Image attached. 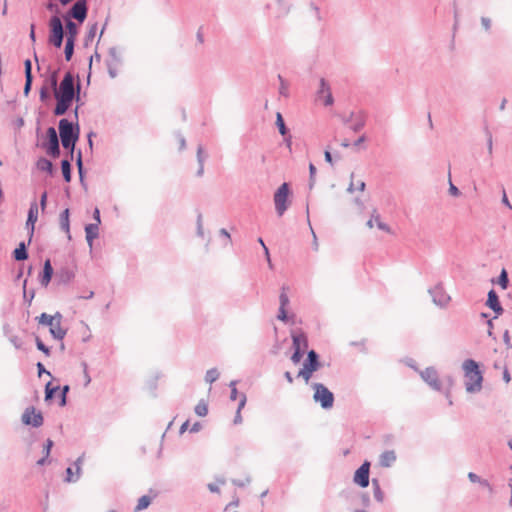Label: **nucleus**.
Listing matches in <instances>:
<instances>
[{"mask_svg":"<svg viewBox=\"0 0 512 512\" xmlns=\"http://www.w3.org/2000/svg\"><path fill=\"white\" fill-rule=\"evenodd\" d=\"M316 97L317 100L325 106H331L334 103L330 86L323 78H321L319 81V88L317 90Z\"/></svg>","mask_w":512,"mask_h":512,"instance_id":"11","label":"nucleus"},{"mask_svg":"<svg viewBox=\"0 0 512 512\" xmlns=\"http://www.w3.org/2000/svg\"><path fill=\"white\" fill-rule=\"evenodd\" d=\"M369 469L370 463L365 461L356 471L353 477L355 484L361 488H365L369 485Z\"/></svg>","mask_w":512,"mask_h":512,"instance_id":"13","label":"nucleus"},{"mask_svg":"<svg viewBox=\"0 0 512 512\" xmlns=\"http://www.w3.org/2000/svg\"><path fill=\"white\" fill-rule=\"evenodd\" d=\"M52 446H53V441L50 439H47V441L44 445V456L49 457Z\"/></svg>","mask_w":512,"mask_h":512,"instance_id":"51","label":"nucleus"},{"mask_svg":"<svg viewBox=\"0 0 512 512\" xmlns=\"http://www.w3.org/2000/svg\"><path fill=\"white\" fill-rule=\"evenodd\" d=\"M46 151L52 157H58L60 154L58 135L53 127L47 129V143L45 144Z\"/></svg>","mask_w":512,"mask_h":512,"instance_id":"9","label":"nucleus"},{"mask_svg":"<svg viewBox=\"0 0 512 512\" xmlns=\"http://www.w3.org/2000/svg\"><path fill=\"white\" fill-rule=\"evenodd\" d=\"M287 308H282V307H279V311H278V315H277V319L282 321V322H287L288 320V315H287V311H286Z\"/></svg>","mask_w":512,"mask_h":512,"instance_id":"44","label":"nucleus"},{"mask_svg":"<svg viewBox=\"0 0 512 512\" xmlns=\"http://www.w3.org/2000/svg\"><path fill=\"white\" fill-rule=\"evenodd\" d=\"M197 234L201 237L204 235L201 216L197 220Z\"/></svg>","mask_w":512,"mask_h":512,"instance_id":"57","label":"nucleus"},{"mask_svg":"<svg viewBox=\"0 0 512 512\" xmlns=\"http://www.w3.org/2000/svg\"><path fill=\"white\" fill-rule=\"evenodd\" d=\"M197 160H198L199 164H203L205 161L204 151L201 146H199L197 149Z\"/></svg>","mask_w":512,"mask_h":512,"instance_id":"52","label":"nucleus"},{"mask_svg":"<svg viewBox=\"0 0 512 512\" xmlns=\"http://www.w3.org/2000/svg\"><path fill=\"white\" fill-rule=\"evenodd\" d=\"M219 484H224V480H218V483H210V484H208V489L212 493H217V492H219Z\"/></svg>","mask_w":512,"mask_h":512,"instance_id":"50","label":"nucleus"},{"mask_svg":"<svg viewBox=\"0 0 512 512\" xmlns=\"http://www.w3.org/2000/svg\"><path fill=\"white\" fill-rule=\"evenodd\" d=\"M49 42L56 48H60L63 43L64 30L59 16L54 15L49 20Z\"/></svg>","mask_w":512,"mask_h":512,"instance_id":"5","label":"nucleus"},{"mask_svg":"<svg viewBox=\"0 0 512 512\" xmlns=\"http://www.w3.org/2000/svg\"><path fill=\"white\" fill-rule=\"evenodd\" d=\"M366 141V136L365 135H361L354 143L353 145L355 147H360L364 142Z\"/></svg>","mask_w":512,"mask_h":512,"instance_id":"61","label":"nucleus"},{"mask_svg":"<svg viewBox=\"0 0 512 512\" xmlns=\"http://www.w3.org/2000/svg\"><path fill=\"white\" fill-rule=\"evenodd\" d=\"M26 285H27V280H24V282H23V298L25 301H27L29 304H31L32 300L35 297V292H34V290L27 292Z\"/></svg>","mask_w":512,"mask_h":512,"instance_id":"39","label":"nucleus"},{"mask_svg":"<svg viewBox=\"0 0 512 512\" xmlns=\"http://www.w3.org/2000/svg\"><path fill=\"white\" fill-rule=\"evenodd\" d=\"M37 168L41 171L47 172L48 174H52L53 171L51 161L46 158H41L37 161Z\"/></svg>","mask_w":512,"mask_h":512,"instance_id":"26","label":"nucleus"},{"mask_svg":"<svg viewBox=\"0 0 512 512\" xmlns=\"http://www.w3.org/2000/svg\"><path fill=\"white\" fill-rule=\"evenodd\" d=\"M320 364L318 361V355L314 350L308 352L307 360L303 364V367L298 372V377L303 378L306 384L310 383L312 374L318 370Z\"/></svg>","mask_w":512,"mask_h":512,"instance_id":"6","label":"nucleus"},{"mask_svg":"<svg viewBox=\"0 0 512 512\" xmlns=\"http://www.w3.org/2000/svg\"><path fill=\"white\" fill-rule=\"evenodd\" d=\"M70 14L79 22H83L87 16L86 0H78L76 3H74L70 10Z\"/></svg>","mask_w":512,"mask_h":512,"instance_id":"16","label":"nucleus"},{"mask_svg":"<svg viewBox=\"0 0 512 512\" xmlns=\"http://www.w3.org/2000/svg\"><path fill=\"white\" fill-rule=\"evenodd\" d=\"M366 225L370 229L377 227L379 230L388 234L392 232L389 225L382 221L381 216L376 209H373L369 220L366 222Z\"/></svg>","mask_w":512,"mask_h":512,"instance_id":"15","label":"nucleus"},{"mask_svg":"<svg viewBox=\"0 0 512 512\" xmlns=\"http://www.w3.org/2000/svg\"><path fill=\"white\" fill-rule=\"evenodd\" d=\"M468 478L473 483H480L484 487H487L488 489H491V486H490V484L488 483L487 480L480 479V477L477 474L473 473V472H469L468 473Z\"/></svg>","mask_w":512,"mask_h":512,"instance_id":"35","label":"nucleus"},{"mask_svg":"<svg viewBox=\"0 0 512 512\" xmlns=\"http://www.w3.org/2000/svg\"><path fill=\"white\" fill-rule=\"evenodd\" d=\"M151 503V498L147 495H144L139 498L138 503L135 507V511H141L146 509Z\"/></svg>","mask_w":512,"mask_h":512,"instance_id":"30","label":"nucleus"},{"mask_svg":"<svg viewBox=\"0 0 512 512\" xmlns=\"http://www.w3.org/2000/svg\"><path fill=\"white\" fill-rule=\"evenodd\" d=\"M66 29H67V41H74L76 40L77 34H78V27L76 23H74L71 20H68L66 22Z\"/></svg>","mask_w":512,"mask_h":512,"instance_id":"24","label":"nucleus"},{"mask_svg":"<svg viewBox=\"0 0 512 512\" xmlns=\"http://www.w3.org/2000/svg\"><path fill=\"white\" fill-rule=\"evenodd\" d=\"M9 341L16 349H21L23 346L22 339L17 335H12L9 337Z\"/></svg>","mask_w":512,"mask_h":512,"instance_id":"41","label":"nucleus"},{"mask_svg":"<svg viewBox=\"0 0 512 512\" xmlns=\"http://www.w3.org/2000/svg\"><path fill=\"white\" fill-rule=\"evenodd\" d=\"M501 202L509 210H512V204H511V202L508 199V196H507V193H506L505 189H503V191H502Z\"/></svg>","mask_w":512,"mask_h":512,"instance_id":"45","label":"nucleus"},{"mask_svg":"<svg viewBox=\"0 0 512 512\" xmlns=\"http://www.w3.org/2000/svg\"><path fill=\"white\" fill-rule=\"evenodd\" d=\"M38 205L36 202H32L30 204V208L28 211V217L26 221V227L30 230V238L29 241H31V238L34 233L35 223L38 220Z\"/></svg>","mask_w":512,"mask_h":512,"instance_id":"17","label":"nucleus"},{"mask_svg":"<svg viewBox=\"0 0 512 512\" xmlns=\"http://www.w3.org/2000/svg\"><path fill=\"white\" fill-rule=\"evenodd\" d=\"M68 391H69V386L65 385L62 388V393H61V405L62 406H64L66 404V394H67Z\"/></svg>","mask_w":512,"mask_h":512,"instance_id":"53","label":"nucleus"},{"mask_svg":"<svg viewBox=\"0 0 512 512\" xmlns=\"http://www.w3.org/2000/svg\"><path fill=\"white\" fill-rule=\"evenodd\" d=\"M83 459H84V456L81 455L77 458V460L75 461L74 463V466H75V471H73V469L71 467H68L66 469V481L67 482H76L80 476H81V472H82V463H83Z\"/></svg>","mask_w":512,"mask_h":512,"instance_id":"18","label":"nucleus"},{"mask_svg":"<svg viewBox=\"0 0 512 512\" xmlns=\"http://www.w3.org/2000/svg\"><path fill=\"white\" fill-rule=\"evenodd\" d=\"M73 276H74L73 273L68 272V271L61 273V277H63L64 281H67V282L70 281L73 278Z\"/></svg>","mask_w":512,"mask_h":512,"instance_id":"64","label":"nucleus"},{"mask_svg":"<svg viewBox=\"0 0 512 512\" xmlns=\"http://www.w3.org/2000/svg\"><path fill=\"white\" fill-rule=\"evenodd\" d=\"M429 292L434 304L437 306L446 307L451 300V297L441 285H436Z\"/></svg>","mask_w":512,"mask_h":512,"instance_id":"12","label":"nucleus"},{"mask_svg":"<svg viewBox=\"0 0 512 512\" xmlns=\"http://www.w3.org/2000/svg\"><path fill=\"white\" fill-rule=\"evenodd\" d=\"M38 323L48 326L50 322L54 320V315H49L47 313H42L39 317H37Z\"/></svg>","mask_w":512,"mask_h":512,"instance_id":"38","label":"nucleus"},{"mask_svg":"<svg viewBox=\"0 0 512 512\" xmlns=\"http://www.w3.org/2000/svg\"><path fill=\"white\" fill-rule=\"evenodd\" d=\"M481 23H482V25H483V27H484V29H485L486 31H489V30H490V27H491V20H490L489 18H487V17H482V18H481Z\"/></svg>","mask_w":512,"mask_h":512,"instance_id":"54","label":"nucleus"},{"mask_svg":"<svg viewBox=\"0 0 512 512\" xmlns=\"http://www.w3.org/2000/svg\"><path fill=\"white\" fill-rule=\"evenodd\" d=\"M289 193V185L287 183H283L274 194L275 210L278 216H282L288 208Z\"/></svg>","mask_w":512,"mask_h":512,"instance_id":"7","label":"nucleus"},{"mask_svg":"<svg viewBox=\"0 0 512 512\" xmlns=\"http://www.w3.org/2000/svg\"><path fill=\"white\" fill-rule=\"evenodd\" d=\"M59 135L61 138L62 146L66 149L73 151L75 144L79 138V127L73 126L72 122L67 119L59 121Z\"/></svg>","mask_w":512,"mask_h":512,"instance_id":"3","label":"nucleus"},{"mask_svg":"<svg viewBox=\"0 0 512 512\" xmlns=\"http://www.w3.org/2000/svg\"><path fill=\"white\" fill-rule=\"evenodd\" d=\"M74 44L75 42L74 41H67L66 40V43H65V59L67 61H69L73 55V51H74Z\"/></svg>","mask_w":512,"mask_h":512,"instance_id":"37","label":"nucleus"},{"mask_svg":"<svg viewBox=\"0 0 512 512\" xmlns=\"http://www.w3.org/2000/svg\"><path fill=\"white\" fill-rule=\"evenodd\" d=\"M293 347L295 351L304 352L308 346L307 337L303 333L292 334Z\"/></svg>","mask_w":512,"mask_h":512,"instance_id":"21","label":"nucleus"},{"mask_svg":"<svg viewBox=\"0 0 512 512\" xmlns=\"http://www.w3.org/2000/svg\"><path fill=\"white\" fill-rule=\"evenodd\" d=\"M309 174H310L309 188L312 189L315 184V175H316V167L312 163L309 164Z\"/></svg>","mask_w":512,"mask_h":512,"instance_id":"42","label":"nucleus"},{"mask_svg":"<svg viewBox=\"0 0 512 512\" xmlns=\"http://www.w3.org/2000/svg\"><path fill=\"white\" fill-rule=\"evenodd\" d=\"M486 304L496 313L497 316L503 312V309L498 300V296L494 290L489 291Z\"/></svg>","mask_w":512,"mask_h":512,"instance_id":"20","label":"nucleus"},{"mask_svg":"<svg viewBox=\"0 0 512 512\" xmlns=\"http://www.w3.org/2000/svg\"><path fill=\"white\" fill-rule=\"evenodd\" d=\"M303 354L304 352H301V351H295L294 350V353L292 354L291 356V361L294 363V364H298L301 360V358L303 357Z\"/></svg>","mask_w":512,"mask_h":512,"instance_id":"49","label":"nucleus"},{"mask_svg":"<svg viewBox=\"0 0 512 512\" xmlns=\"http://www.w3.org/2000/svg\"><path fill=\"white\" fill-rule=\"evenodd\" d=\"M498 283L499 285L501 286V288L503 290H505L508 286V276H507V272L505 269L502 270V272L500 273V276H499V279H498Z\"/></svg>","mask_w":512,"mask_h":512,"instance_id":"40","label":"nucleus"},{"mask_svg":"<svg viewBox=\"0 0 512 512\" xmlns=\"http://www.w3.org/2000/svg\"><path fill=\"white\" fill-rule=\"evenodd\" d=\"M396 461V454L393 450L384 451L380 455V465L382 467H390Z\"/></svg>","mask_w":512,"mask_h":512,"instance_id":"23","label":"nucleus"},{"mask_svg":"<svg viewBox=\"0 0 512 512\" xmlns=\"http://www.w3.org/2000/svg\"><path fill=\"white\" fill-rule=\"evenodd\" d=\"M28 254L26 252V246L24 242H21L19 246L14 250V258L18 261L27 259Z\"/></svg>","mask_w":512,"mask_h":512,"instance_id":"27","label":"nucleus"},{"mask_svg":"<svg viewBox=\"0 0 512 512\" xmlns=\"http://www.w3.org/2000/svg\"><path fill=\"white\" fill-rule=\"evenodd\" d=\"M503 340H504V343L506 344V346L508 348H510L511 347L510 336H509V332L507 330L504 332Z\"/></svg>","mask_w":512,"mask_h":512,"instance_id":"63","label":"nucleus"},{"mask_svg":"<svg viewBox=\"0 0 512 512\" xmlns=\"http://www.w3.org/2000/svg\"><path fill=\"white\" fill-rule=\"evenodd\" d=\"M83 375H84V386L87 387L91 383V377L88 372V367L86 364H83Z\"/></svg>","mask_w":512,"mask_h":512,"instance_id":"47","label":"nucleus"},{"mask_svg":"<svg viewBox=\"0 0 512 512\" xmlns=\"http://www.w3.org/2000/svg\"><path fill=\"white\" fill-rule=\"evenodd\" d=\"M245 404H246V395L243 394L240 398L237 411L241 412V410L244 408Z\"/></svg>","mask_w":512,"mask_h":512,"instance_id":"60","label":"nucleus"},{"mask_svg":"<svg viewBox=\"0 0 512 512\" xmlns=\"http://www.w3.org/2000/svg\"><path fill=\"white\" fill-rule=\"evenodd\" d=\"M98 231V224H88L85 227L86 240L90 248H92L94 239L98 237Z\"/></svg>","mask_w":512,"mask_h":512,"instance_id":"22","label":"nucleus"},{"mask_svg":"<svg viewBox=\"0 0 512 512\" xmlns=\"http://www.w3.org/2000/svg\"><path fill=\"white\" fill-rule=\"evenodd\" d=\"M93 217H94V220H95L94 224H98L99 225L101 223V219H100V211H99L98 208L94 209Z\"/></svg>","mask_w":512,"mask_h":512,"instance_id":"59","label":"nucleus"},{"mask_svg":"<svg viewBox=\"0 0 512 512\" xmlns=\"http://www.w3.org/2000/svg\"><path fill=\"white\" fill-rule=\"evenodd\" d=\"M52 85L55 87L54 96L57 100L54 114L59 116L66 113L71 106L73 99H79L80 85H77V94L74 88V77L70 72H67L57 88V80L55 77L52 78Z\"/></svg>","mask_w":512,"mask_h":512,"instance_id":"1","label":"nucleus"},{"mask_svg":"<svg viewBox=\"0 0 512 512\" xmlns=\"http://www.w3.org/2000/svg\"><path fill=\"white\" fill-rule=\"evenodd\" d=\"M50 334L54 339L62 340L66 335V330L62 327V315L57 312L54 314V320L48 325Z\"/></svg>","mask_w":512,"mask_h":512,"instance_id":"14","label":"nucleus"},{"mask_svg":"<svg viewBox=\"0 0 512 512\" xmlns=\"http://www.w3.org/2000/svg\"><path fill=\"white\" fill-rule=\"evenodd\" d=\"M219 378V372L216 368L209 369L205 375V381L212 384Z\"/></svg>","mask_w":512,"mask_h":512,"instance_id":"33","label":"nucleus"},{"mask_svg":"<svg viewBox=\"0 0 512 512\" xmlns=\"http://www.w3.org/2000/svg\"><path fill=\"white\" fill-rule=\"evenodd\" d=\"M276 126H277V128L279 130V133L282 136H285L287 134V128H286V125L284 123L282 114L280 112L276 113Z\"/></svg>","mask_w":512,"mask_h":512,"instance_id":"28","label":"nucleus"},{"mask_svg":"<svg viewBox=\"0 0 512 512\" xmlns=\"http://www.w3.org/2000/svg\"><path fill=\"white\" fill-rule=\"evenodd\" d=\"M279 307L287 308L290 304L289 296L287 293V288L283 287L281 289L280 295H279Z\"/></svg>","mask_w":512,"mask_h":512,"instance_id":"29","label":"nucleus"},{"mask_svg":"<svg viewBox=\"0 0 512 512\" xmlns=\"http://www.w3.org/2000/svg\"><path fill=\"white\" fill-rule=\"evenodd\" d=\"M53 275V268L49 259L44 262L43 272L39 277V282L43 287H47Z\"/></svg>","mask_w":512,"mask_h":512,"instance_id":"19","label":"nucleus"},{"mask_svg":"<svg viewBox=\"0 0 512 512\" xmlns=\"http://www.w3.org/2000/svg\"><path fill=\"white\" fill-rule=\"evenodd\" d=\"M21 421L24 425L38 428L43 424V416L39 410L30 406L24 410L21 416Z\"/></svg>","mask_w":512,"mask_h":512,"instance_id":"8","label":"nucleus"},{"mask_svg":"<svg viewBox=\"0 0 512 512\" xmlns=\"http://www.w3.org/2000/svg\"><path fill=\"white\" fill-rule=\"evenodd\" d=\"M195 413L200 416V417H204L207 415L208 413V407H207V404L206 402L204 401H200L196 406H195Z\"/></svg>","mask_w":512,"mask_h":512,"instance_id":"36","label":"nucleus"},{"mask_svg":"<svg viewBox=\"0 0 512 512\" xmlns=\"http://www.w3.org/2000/svg\"><path fill=\"white\" fill-rule=\"evenodd\" d=\"M449 194L453 197H459L460 191L459 189L449 180Z\"/></svg>","mask_w":512,"mask_h":512,"instance_id":"46","label":"nucleus"},{"mask_svg":"<svg viewBox=\"0 0 512 512\" xmlns=\"http://www.w3.org/2000/svg\"><path fill=\"white\" fill-rule=\"evenodd\" d=\"M313 389V400L318 403L321 408L328 410L333 407L334 395L333 393L321 383H311Z\"/></svg>","mask_w":512,"mask_h":512,"instance_id":"4","label":"nucleus"},{"mask_svg":"<svg viewBox=\"0 0 512 512\" xmlns=\"http://www.w3.org/2000/svg\"><path fill=\"white\" fill-rule=\"evenodd\" d=\"M58 389V387L50 388V383L46 385V399L52 397L53 393Z\"/></svg>","mask_w":512,"mask_h":512,"instance_id":"55","label":"nucleus"},{"mask_svg":"<svg viewBox=\"0 0 512 512\" xmlns=\"http://www.w3.org/2000/svg\"><path fill=\"white\" fill-rule=\"evenodd\" d=\"M97 32V24H93L90 29H89V32H88V37L89 38H94L95 34Z\"/></svg>","mask_w":512,"mask_h":512,"instance_id":"62","label":"nucleus"},{"mask_svg":"<svg viewBox=\"0 0 512 512\" xmlns=\"http://www.w3.org/2000/svg\"><path fill=\"white\" fill-rule=\"evenodd\" d=\"M60 226H61L62 230H64L67 233L68 238L70 239L71 235H70L69 209H65L61 213Z\"/></svg>","mask_w":512,"mask_h":512,"instance_id":"25","label":"nucleus"},{"mask_svg":"<svg viewBox=\"0 0 512 512\" xmlns=\"http://www.w3.org/2000/svg\"><path fill=\"white\" fill-rule=\"evenodd\" d=\"M487 149H488V153L491 155L493 152V138H492L491 134H489L488 139H487Z\"/></svg>","mask_w":512,"mask_h":512,"instance_id":"58","label":"nucleus"},{"mask_svg":"<svg viewBox=\"0 0 512 512\" xmlns=\"http://www.w3.org/2000/svg\"><path fill=\"white\" fill-rule=\"evenodd\" d=\"M420 376L422 380L427 383L433 390L440 391L441 383L439 380L438 373L434 367H427L426 369L420 371Z\"/></svg>","mask_w":512,"mask_h":512,"instance_id":"10","label":"nucleus"},{"mask_svg":"<svg viewBox=\"0 0 512 512\" xmlns=\"http://www.w3.org/2000/svg\"><path fill=\"white\" fill-rule=\"evenodd\" d=\"M46 203H47V192H44L42 195H41V198H40V206H41V210L44 211L45 208H46Z\"/></svg>","mask_w":512,"mask_h":512,"instance_id":"56","label":"nucleus"},{"mask_svg":"<svg viewBox=\"0 0 512 512\" xmlns=\"http://www.w3.org/2000/svg\"><path fill=\"white\" fill-rule=\"evenodd\" d=\"M373 495L378 502H383L384 494L376 480H373Z\"/></svg>","mask_w":512,"mask_h":512,"instance_id":"34","label":"nucleus"},{"mask_svg":"<svg viewBox=\"0 0 512 512\" xmlns=\"http://www.w3.org/2000/svg\"><path fill=\"white\" fill-rule=\"evenodd\" d=\"M36 346L44 354L49 355V348L39 338H36Z\"/></svg>","mask_w":512,"mask_h":512,"instance_id":"48","label":"nucleus"},{"mask_svg":"<svg viewBox=\"0 0 512 512\" xmlns=\"http://www.w3.org/2000/svg\"><path fill=\"white\" fill-rule=\"evenodd\" d=\"M365 182L362 181V180H359L356 184L353 182V180H351L348 188H347V191L349 193H353L354 191H360V192H363L364 189H365Z\"/></svg>","mask_w":512,"mask_h":512,"instance_id":"31","label":"nucleus"},{"mask_svg":"<svg viewBox=\"0 0 512 512\" xmlns=\"http://www.w3.org/2000/svg\"><path fill=\"white\" fill-rule=\"evenodd\" d=\"M278 79L280 81L279 93L284 96H288V85L284 81V79L279 75Z\"/></svg>","mask_w":512,"mask_h":512,"instance_id":"43","label":"nucleus"},{"mask_svg":"<svg viewBox=\"0 0 512 512\" xmlns=\"http://www.w3.org/2000/svg\"><path fill=\"white\" fill-rule=\"evenodd\" d=\"M465 378V390L467 393H478L482 389L483 374L478 363L473 359H466L462 363Z\"/></svg>","mask_w":512,"mask_h":512,"instance_id":"2","label":"nucleus"},{"mask_svg":"<svg viewBox=\"0 0 512 512\" xmlns=\"http://www.w3.org/2000/svg\"><path fill=\"white\" fill-rule=\"evenodd\" d=\"M61 169H62L64 179L67 182H69L71 180V168H70V163L68 160H63L61 162Z\"/></svg>","mask_w":512,"mask_h":512,"instance_id":"32","label":"nucleus"}]
</instances>
